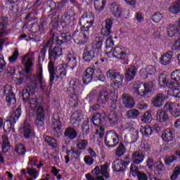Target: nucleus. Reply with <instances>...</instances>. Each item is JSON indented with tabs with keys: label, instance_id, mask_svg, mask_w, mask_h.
<instances>
[{
	"label": "nucleus",
	"instance_id": "obj_1",
	"mask_svg": "<svg viewBox=\"0 0 180 180\" xmlns=\"http://www.w3.org/2000/svg\"><path fill=\"white\" fill-rule=\"evenodd\" d=\"M33 78L32 84H26L22 89V99L25 103L29 102L30 110L34 112L37 109V118L34 123L37 127H43L46 116L44 108L42 105H39L37 98H33V95L36 93V88H37V82H39L41 88L46 86V83L43 82V68L41 66L37 67V75H33Z\"/></svg>",
	"mask_w": 180,
	"mask_h": 180
},
{
	"label": "nucleus",
	"instance_id": "obj_2",
	"mask_svg": "<svg viewBox=\"0 0 180 180\" xmlns=\"http://www.w3.org/2000/svg\"><path fill=\"white\" fill-rule=\"evenodd\" d=\"M62 55L63 48L60 46H55L53 49L49 50V63L48 65V69L50 74L49 82L51 85H53V82H54V79H56H56L61 80L67 75V71L63 66L56 70H54L56 60H58Z\"/></svg>",
	"mask_w": 180,
	"mask_h": 180
},
{
	"label": "nucleus",
	"instance_id": "obj_3",
	"mask_svg": "<svg viewBox=\"0 0 180 180\" xmlns=\"http://www.w3.org/2000/svg\"><path fill=\"white\" fill-rule=\"evenodd\" d=\"M92 35V30H85L84 28L81 27L80 32L76 31L73 33L72 37L74 41L77 44H85L89 39V36Z\"/></svg>",
	"mask_w": 180,
	"mask_h": 180
},
{
	"label": "nucleus",
	"instance_id": "obj_4",
	"mask_svg": "<svg viewBox=\"0 0 180 180\" xmlns=\"http://www.w3.org/2000/svg\"><path fill=\"white\" fill-rule=\"evenodd\" d=\"M95 20L94 13L91 12L85 13L79 19V25L82 26V29L86 30H92V25Z\"/></svg>",
	"mask_w": 180,
	"mask_h": 180
},
{
	"label": "nucleus",
	"instance_id": "obj_5",
	"mask_svg": "<svg viewBox=\"0 0 180 180\" xmlns=\"http://www.w3.org/2000/svg\"><path fill=\"white\" fill-rule=\"evenodd\" d=\"M20 115H22V109L20 108H18L13 115L9 117V119L4 122V130L6 133H9V131L12 130V126L19 120Z\"/></svg>",
	"mask_w": 180,
	"mask_h": 180
},
{
	"label": "nucleus",
	"instance_id": "obj_6",
	"mask_svg": "<svg viewBox=\"0 0 180 180\" xmlns=\"http://www.w3.org/2000/svg\"><path fill=\"white\" fill-rule=\"evenodd\" d=\"M107 147H116L119 144V134L115 131H108L105 136Z\"/></svg>",
	"mask_w": 180,
	"mask_h": 180
},
{
	"label": "nucleus",
	"instance_id": "obj_7",
	"mask_svg": "<svg viewBox=\"0 0 180 180\" xmlns=\"http://www.w3.org/2000/svg\"><path fill=\"white\" fill-rule=\"evenodd\" d=\"M107 77L108 78H111L112 81L114 82L115 86L117 88H120V86H122L124 77H123V75H120V72L110 69L107 72Z\"/></svg>",
	"mask_w": 180,
	"mask_h": 180
},
{
	"label": "nucleus",
	"instance_id": "obj_8",
	"mask_svg": "<svg viewBox=\"0 0 180 180\" xmlns=\"http://www.w3.org/2000/svg\"><path fill=\"white\" fill-rule=\"evenodd\" d=\"M153 88H154V83L149 82L144 84H141L138 85L135 87V92H136L137 95H140V96H146L147 94L153 91Z\"/></svg>",
	"mask_w": 180,
	"mask_h": 180
},
{
	"label": "nucleus",
	"instance_id": "obj_9",
	"mask_svg": "<svg viewBox=\"0 0 180 180\" xmlns=\"http://www.w3.org/2000/svg\"><path fill=\"white\" fill-rule=\"evenodd\" d=\"M4 92L6 95V101L8 105H15L16 103V96L15 95V93H13L12 86L8 84L4 86Z\"/></svg>",
	"mask_w": 180,
	"mask_h": 180
},
{
	"label": "nucleus",
	"instance_id": "obj_10",
	"mask_svg": "<svg viewBox=\"0 0 180 180\" xmlns=\"http://www.w3.org/2000/svg\"><path fill=\"white\" fill-rule=\"evenodd\" d=\"M19 131L24 136L25 139H30L34 136V131L32 129L30 124L26 121H25L22 126L19 129Z\"/></svg>",
	"mask_w": 180,
	"mask_h": 180
},
{
	"label": "nucleus",
	"instance_id": "obj_11",
	"mask_svg": "<svg viewBox=\"0 0 180 180\" xmlns=\"http://www.w3.org/2000/svg\"><path fill=\"white\" fill-rule=\"evenodd\" d=\"M80 86L81 82L78 79L75 78L70 81L68 91H69V92L72 91L73 94H76V95H81L82 94V89Z\"/></svg>",
	"mask_w": 180,
	"mask_h": 180
},
{
	"label": "nucleus",
	"instance_id": "obj_12",
	"mask_svg": "<svg viewBox=\"0 0 180 180\" xmlns=\"http://www.w3.org/2000/svg\"><path fill=\"white\" fill-rule=\"evenodd\" d=\"M130 164V161H124L123 160L116 159L112 162V169L115 172H120L124 171L127 167V165Z\"/></svg>",
	"mask_w": 180,
	"mask_h": 180
},
{
	"label": "nucleus",
	"instance_id": "obj_13",
	"mask_svg": "<svg viewBox=\"0 0 180 180\" xmlns=\"http://www.w3.org/2000/svg\"><path fill=\"white\" fill-rule=\"evenodd\" d=\"M164 108L165 110H169V112L174 117H179L180 116V106L179 104L176 103H168L165 105Z\"/></svg>",
	"mask_w": 180,
	"mask_h": 180
},
{
	"label": "nucleus",
	"instance_id": "obj_14",
	"mask_svg": "<svg viewBox=\"0 0 180 180\" xmlns=\"http://www.w3.org/2000/svg\"><path fill=\"white\" fill-rule=\"evenodd\" d=\"M168 97L162 93H158L152 98V105L155 108H161Z\"/></svg>",
	"mask_w": 180,
	"mask_h": 180
},
{
	"label": "nucleus",
	"instance_id": "obj_15",
	"mask_svg": "<svg viewBox=\"0 0 180 180\" xmlns=\"http://www.w3.org/2000/svg\"><path fill=\"white\" fill-rule=\"evenodd\" d=\"M108 163L103 165L101 166H96L94 169L92 170L93 175H96V176H99V175L102 174L103 176H105L106 179L109 178V173H108Z\"/></svg>",
	"mask_w": 180,
	"mask_h": 180
},
{
	"label": "nucleus",
	"instance_id": "obj_16",
	"mask_svg": "<svg viewBox=\"0 0 180 180\" xmlns=\"http://www.w3.org/2000/svg\"><path fill=\"white\" fill-rule=\"evenodd\" d=\"M127 51L126 48L122 46H116L113 50L112 56L119 60H124L127 57Z\"/></svg>",
	"mask_w": 180,
	"mask_h": 180
},
{
	"label": "nucleus",
	"instance_id": "obj_17",
	"mask_svg": "<svg viewBox=\"0 0 180 180\" xmlns=\"http://www.w3.org/2000/svg\"><path fill=\"white\" fill-rule=\"evenodd\" d=\"M97 56L98 55L95 51H93L89 46H86L83 53V60L86 61V63H91Z\"/></svg>",
	"mask_w": 180,
	"mask_h": 180
},
{
	"label": "nucleus",
	"instance_id": "obj_18",
	"mask_svg": "<svg viewBox=\"0 0 180 180\" xmlns=\"http://www.w3.org/2000/svg\"><path fill=\"white\" fill-rule=\"evenodd\" d=\"M103 44V37H96V40L91 46H89L91 49L94 51L98 56H101L102 52V46Z\"/></svg>",
	"mask_w": 180,
	"mask_h": 180
},
{
	"label": "nucleus",
	"instance_id": "obj_19",
	"mask_svg": "<svg viewBox=\"0 0 180 180\" xmlns=\"http://www.w3.org/2000/svg\"><path fill=\"white\" fill-rule=\"evenodd\" d=\"M172 60H174V52H172V51H166L160 58V64H162V65L171 64Z\"/></svg>",
	"mask_w": 180,
	"mask_h": 180
},
{
	"label": "nucleus",
	"instance_id": "obj_20",
	"mask_svg": "<svg viewBox=\"0 0 180 180\" xmlns=\"http://www.w3.org/2000/svg\"><path fill=\"white\" fill-rule=\"evenodd\" d=\"M54 37H56V35H52V38L49 39L46 42L44 43L42 49L41 50V54L38 57L39 61H40V59L44 61V58H46V53H47V49H51V46H53V40H54Z\"/></svg>",
	"mask_w": 180,
	"mask_h": 180
},
{
	"label": "nucleus",
	"instance_id": "obj_21",
	"mask_svg": "<svg viewBox=\"0 0 180 180\" xmlns=\"http://www.w3.org/2000/svg\"><path fill=\"white\" fill-rule=\"evenodd\" d=\"M159 84L160 86H163L164 88L168 86L171 88V86H174L175 85L174 82H172V80H169V77L165 74H161L159 75Z\"/></svg>",
	"mask_w": 180,
	"mask_h": 180
},
{
	"label": "nucleus",
	"instance_id": "obj_22",
	"mask_svg": "<svg viewBox=\"0 0 180 180\" xmlns=\"http://www.w3.org/2000/svg\"><path fill=\"white\" fill-rule=\"evenodd\" d=\"M108 122L112 127L117 126L120 122L119 115L115 110H111L108 116Z\"/></svg>",
	"mask_w": 180,
	"mask_h": 180
},
{
	"label": "nucleus",
	"instance_id": "obj_23",
	"mask_svg": "<svg viewBox=\"0 0 180 180\" xmlns=\"http://www.w3.org/2000/svg\"><path fill=\"white\" fill-rule=\"evenodd\" d=\"M8 18L0 16V39L8 36Z\"/></svg>",
	"mask_w": 180,
	"mask_h": 180
},
{
	"label": "nucleus",
	"instance_id": "obj_24",
	"mask_svg": "<svg viewBox=\"0 0 180 180\" xmlns=\"http://www.w3.org/2000/svg\"><path fill=\"white\" fill-rule=\"evenodd\" d=\"M72 37L70 32L62 33L59 36L56 37V42L58 46H61V44H64L67 41H70Z\"/></svg>",
	"mask_w": 180,
	"mask_h": 180
},
{
	"label": "nucleus",
	"instance_id": "obj_25",
	"mask_svg": "<svg viewBox=\"0 0 180 180\" xmlns=\"http://www.w3.org/2000/svg\"><path fill=\"white\" fill-rule=\"evenodd\" d=\"M144 158H146V155L143 153V152L138 150L135 151L131 155V160L134 164H141L144 161Z\"/></svg>",
	"mask_w": 180,
	"mask_h": 180
},
{
	"label": "nucleus",
	"instance_id": "obj_26",
	"mask_svg": "<svg viewBox=\"0 0 180 180\" xmlns=\"http://www.w3.org/2000/svg\"><path fill=\"white\" fill-rule=\"evenodd\" d=\"M122 102L124 108H127L128 109H131V108H134V105H136L133 97L126 94L122 95Z\"/></svg>",
	"mask_w": 180,
	"mask_h": 180
},
{
	"label": "nucleus",
	"instance_id": "obj_27",
	"mask_svg": "<svg viewBox=\"0 0 180 180\" xmlns=\"http://www.w3.org/2000/svg\"><path fill=\"white\" fill-rule=\"evenodd\" d=\"M105 27L101 29L103 36H109L112 33V26H113V20L109 18L105 20Z\"/></svg>",
	"mask_w": 180,
	"mask_h": 180
},
{
	"label": "nucleus",
	"instance_id": "obj_28",
	"mask_svg": "<svg viewBox=\"0 0 180 180\" xmlns=\"http://www.w3.org/2000/svg\"><path fill=\"white\" fill-rule=\"evenodd\" d=\"M29 56H30V53H27L22 59V64H23L27 74L30 73V68L33 66V62Z\"/></svg>",
	"mask_w": 180,
	"mask_h": 180
},
{
	"label": "nucleus",
	"instance_id": "obj_29",
	"mask_svg": "<svg viewBox=\"0 0 180 180\" xmlns=\"http://www.w3.org/2000/svg\"><path fill=\"white\" fill-rule=\"evenodd\" d=\"M67 65L70 67L71 70H75L77 67V64H78V61H77V56L74 53H68L67 56Z\"/></svg>",
	"mask_w": 180,
	"mask_h": 180
},
{
	"label": "nucleus",
	"instance_id": "obj_30",
	"mask_svg": "<svg viewBox=\"0 0 180 180\" xmlns=\"http://www.w3.org/2000/svg\"><path fill=\"white\" fill-rule=\"evenodd\" d=\"M83 117L84 116L82 115V113L78 111L73 112L70 117L71 124H75L76 126H79V123L82 122Z\"/></svg>",
	"mask_w": 180,
	"mask_h": 180
},
{
	"label": "nucleus",
	"instance_id": "obj_31",
	"mask_svg": "<svg viewBox=\"0 0 180 180\" xmlns=\"http://www.w3.org/2000/svg\"><path fill=\"white\" fill-rule=\"evenodd\" d=\"M136 74H137V69L136 66L133 65L129 68L125 72V79L127 82H130L131 79L136 77Z\"/></svg>",
	"mask_w": 180,
	"mask_h": 180
},
{
	"label": "nucleus",
	"instance_id": "obj_32",
	"mask_svg": "<svg viewBox=\"0 0 180 180\" xmlns=\"http://www.w3.org/2000/svg\"><path fill=\"white\" fill-rule=\"evenodd\" d=\"M174 137H175V131L172 129H166L163 131L162 134V139L164 141L167 143H169V141H172L174 140Z\"/></svg>",
	"mask_w": 180,
	"mask_h": 180
},
{
	"label": "nucleus",
	"instance_id": "obj_33",
	"mask_svg": "<svg viewBox=\"0 0 180 180\" xmlns=\"http://www.w3.org/2000/svg\"><path fill=\"white\" fill-rule=\"evenodd\" d=\"M91 120L94 126H101L105 122V115L99 112H96L94 114Z\"/></svg>",
	"mask_w": 180,
	"mask_h": 180
},
{
	"label": "nucleus",
	"instance_id": "obj_34",
	"mask_svg": "<svg viewBox=\"0 0 180 180\" xmlns=\"http://www.w3.org/2000/svg\"><path fill=\"white\" fill-rule=\"evenodd\" d=\"M142 78H148V75H154L155 74V68L153 65H148L145 69H142L140 72Z\"/></svg>",
	"mask_w": 180,
	"mask_h": 180
},
{
	"label": "nucleus",
	"instance_id": "obj_35",
	"mask_svg": "<svg viewBox=\"0 0 180 180\" xmlns=\"http://www.w3.org/2000/svg\"><path fill=\"white\" fill-rule=\"evenodd\" d=\"M111 13L115 18H120L122 16V8L117 4L113 2L110 6Z\"/></svg>",
	"mask_w": 180,
	"mask_h": 180
},
{
	"label": "nucleus",
	"instance_id": "obj_36",
	"mask_svg": "<svg viewBox=\"0 0 180 180\" xmlns=\"http://www.w3.org/2000/svg\"><path fill=\"white\" fill-rule=\"evenodd\" d=\"M97 101L99 103H103V105L108 103L109 101V93L108 92V90H101L98 96Z\"/></svg>",
	"mask_w": 180,
	"mask_h": 180
},
{
	"label": "nucleus",
	"instance_id": "obj_37",
	"mask_svg": "<svg viewBox=\"0 0 180 180\" xmlns=\"http://www.w3.org/2000/svg\"><path fill=\"white\" fill-rule=\"evenodd\" d=\"M51 129H53V134L56 137H60V133L58 130H61V122L56 119H53L51 124Z\"/></svg>",
	"mask_w": 180,
	"mask_h": 180
},
{
	"label": "nucleus",
	"instance_id": "obj_38",
	"mask_svg": "<svg viewBox=\"0 0 180 180\" xmlns=\"http://www.w3.org/2000/svg\"><path fill=\"white\" fill-rule=\"evenodd\" d=\"M156 120L160 122V123H165L169 120V117H168V114L167 112L160 110L157 112L156 114Z\"/></svg>",
	"mask_w": 180,
	"mask_h": 180
},
{
	"label": "nucleus",
	"instance_id": "obj_39",
	"mask_svg": "<svg viewBox=\"0 0 180 180\" xmlns=\"http://www.w3.org/2000/svg\"><path fill=\"white\" fill-rule=\"evenodd\" d=\"M79 98V94H77L75 93H72L70 96V98H69V105L72 108H77L78 105H79V100L78 99Z\"/></svg>",
	"mask_w": 180,
	"mask_h": 180
},
{
	"label": "nucleus",
	"instance_id": "obj_40",
	"mask_svg": "<svg viewBox=\"0 0 180 180\" xmlns=\"http://www.w3.org/2000/svg\"><path fill=\"white\" fill-rule=\"evenodd\" d=\"M77 136H78L77 131L72 127H68L65 130V136L67 137V139L74 140V139H76Z\"/></svg>",
	"mask_w": 180,
	"mask_h": 180
},
{
	"label": "nucleus",
	"instance_id": "obj_41",
	"mask_svg": "<svg viewBox=\"0 0 180 180\" xmlns=\"http://www.w3.org/2000/svg\"><path fill=\"white\" fill-rule=\"evenodd\" d=\"M169 11L171 12V13H173L174 15H176V13H179L180 0L173 2L172 5L169 7Z\"/></svg>",
	"mask_w": 180,
	"mask_h": 180
},
{
	"label": "nucleus",
	"instance_id": "obj_42",
	"mask_svg": "<svg viewBox=\"0 0 180 180\" xmlns=\"http://www.w3.org/2000/svg\"><path fill=\"white\" fill-rule=\"evenodd\" d=\"M2 152L8 153L11 150V143H9V138L6 136H3Z\"/></svg>",
	"mask_w": 180,
	"mask_h": 180
},
{
	"label": "nucleus",
	"instance_id": "obj_43",
	"mask_svg": "<svg viewBox=\"0 0 180 180\" xmlns=\"http://www.w3.org/2000/svg\"><path fill=\"white\" fill-rule=\"evenodd\" d=\"M105 4L106 0H94V8L96 12H102Z\"/></svg>",
	"mask_w": 180,
	"mask_h": 180
},
{
	"label": "nucleus",
	"instance_id": "obj_44",
	"mask_svg": "<svg viewBox=\"0 0 180 180\" xmlns=\"http://www.w3.org/2000/svg\"><path fill=\"white\" fill-rule=\"evenodd\" d=\"M170 77L174 85H178V82L180 81V70H176L172 72Z\"/></svg>",
	"mask_w": 180,
	"mask_h": 180
},
{
	"label": "nucleus",
	"instance_id": "obj_45",
	"mask_svg": "<svg viewBox=\"0 0 180 180\" xmlns=\"http://www.w3.org/2000/svg\"><path fill=\"white\" fill-rule=\"evenodd\" d=\"M126 153V146H124V144L123 143H120L119 146L117 148V150L115 151V155L117 157H122V155H124V153Z\"/></svg>",
	"mask_w": 180,
	"mask_h": 180
},
{
	"label": "nucleus",
	"instance_id": "obj_46",
	"mask_svg": "<svg viewBox=\"0 0 180 180\" xmlns=\"http://www.w3.org/2000/svg\"><path fill=\"white\" fill-rule=\"evenodd\" d=\"M82 129L83 131V134H89V132L91 131V128L89 127V119L86 118L82 125Z\"/></svg>",
	"mask_w": 180,
	"mask_h": 180
},
{
	"label": "nucleus",
	"instance_id": "obj_47",
	"mask_svg": "<svg viewBox=\"0 0 180 180\" xmlns=\"http://www.w3.org/2000/svg\"><path fill=\"white\" fill-rule=\"evenodd\" d=\"M139 115L140 112H139V110L136 109H132L127 112L126 116L128 119H136L139 117Z\"/></svg>",
	"mask_w": 180,
	"mask_h": 180
},
{
	"label": "nucleus",
	"instance_id": "obj_48",
	"mask_svg": "<svg viewBox=\"0 0 180 180\" xmlns=\"http://www.w3.org/2000/svg\"><path fill=\"white\" fill-rule=\"evenodd\" d=\"M110 95H111V108H112V109H116V105H117L118 98L117 93H116V91H114L113 93H110Z\"/></svg>",
	"mask_w": 180,
	"mask_h": 180
},
{
	"label": "nucleus",
	"instance_id": "obj_49",
	"mask_svg": "<svg viewBox=\"0 0 180 180\" xmlns=\"http://www.w3.org/2000/svg\"><path fill=\"white\" fill-rule=\"evenodd\" d=\"M141 172L139 171V167H137L136 165H131V167L129 168V175H131L132 176H137L138 174Z\"/></svg>",
	"mask_w": 180,
	"mask_h": 180
},
{
	"label": "nucleus",
	"instance_id": "obj_50",
	"mask_svg": "<svg viewBox=\"0 0 180 180\" xmlns=\"http://www.w3.org/2000/svg\"><path fill=\"white\" fill-rule=\"evenodd\" d=\"M95 78V75H91L90 73H88L85 72V74L83 77V83L84 85H88L91 81H92V79Z\"/></svg>",
	"mask_w": 180,
	"mask_h": 180
},
{
	"label": "nucleus",
	"instance_id": "obj_51",
	"mask_svg": "<svg viewBox=\"0 0 180 180\" xmlns=\"http://www.w3.org/2000/svg\"><path fill=\"white\" fill-rule=\"evenodd\" d=\"M45 141L49 144V146H51L53 148H56L57 147V141L52 136H46Z\"/></svg>",
	"mask_w": 180,
	"mask_h": 180
},
{
	"label": "nucleus",
	"instance_id": "obj_52",
	"mask_svg": "<svg viewBox=\"0 0 180 180\" xmlns=\"http://www.w3.org/2000/svg\"><path fill=\"white\" fill-rule=\"evenodd\" d=\"M141 131L144 136H151V134H153V128L149 125H146L144 127L141 129Z\"/></svg>",
	"mask_w": 180,
	"mask_h": 180
},
{
	"label": "nucleus",
	"instance_id": "obj_53",
	"mask_svg": "<svg viewBox=\"0 0 180 180\" xmlns=\"http://www.w3.org/2000/svg\"><path fill=\"white\" fill-rule=\"evenodd\" d=\"M15 153H18L19 155H24L25 153L26 152V150L25 146H23V144L22 143H20L15 146Z\"/></svg>",
	"mask_w": 180,
	"mask_h": 180
},
{
	"label": "nucleus",
	"instance_id": "obj_54",
	"mask_svg": "<svg viewBox=\"0 0 180 180\" xmlns=\"http://www.w3.org/2000/svg\"><path fill=\"white\" fill-rule=\"evenodd\" d=\"M70 153H72V158H75V160H78L79 158V155H81V151L79 149L75 150L74 148H71V150L67 151L68 155H70Z\"/></svg>",
	"mask_w": 180,
	"mask_h": 180
},
{
	"label": "nucleus",
	"instance_id": "obj_55",
	"mask_svg": "<svg viewBox=\"0 0 180 180\" xmlns=\"http://www.w3.org/2000/svg\"><path fill=\"white\" fill-rule=\"evenodd\" d=\"M88 146V141L87 140H80L77 143V150H85L86 146Z\"/></svg>",
	"mask_w": 180,
	"mask_h": 180
},
{
	"label": "nucleus",
	"instance_id": "obj_56",
	"mask_svg": "<svg viewBox=\"0 0 180 180\" xmlns=\"http://www.w3.org/2000/svg\"><path fill=\"white\" fill-rule=\"evenodd\" d=\"M151 119H153L151 113L150 112H146L144 113L143 116L141 117V120L143 123H150L151 122Z\"/></svg>",
	"mask_w": 180,
	"mask_h": 180
},
{
	"label": "nucleus",
	"instance_id": "obj_57",
	"mask_svg": "<svg viewBox=\"0 0 180 180\" xmlns=\"http://www.w3.org/2000/svg\"><path fill=\"white\" fill-rule=\"evenodd\" d=\"M74 15L75 13L72 10H68L66 13V15H65V19L64 20V22L70 23V20H72V19H74Z\"/></svg>",
	"mask_w": 180,
	"mask_h": 180
},
{
	"label": "nucleus",
	"instance_id": "obj_58",
	"mask_svg": "<svg viewBox=\"0 0 180 180\" xmlns=\"http://www.w3.org/2000/svg\"><path fill=\"white\" fill-rule=\"evenodd\" d=\"M179 174H180V166L178 165L174 168V169L173 171V174L170 176V179H172V180L176 179V178H178V176L179 175Z\"/></svg>",
	"mask_w": 180,
	"mask_h": 180
},
{
	"label": "nucleus",
	"instance_id": "obj_59",
	"mask_svg": "<svg viewBox=\"0 0 180 180\" xmlns=\"http://www.w3.org/2000/svg\"><path fill=\"white\" fill-rule=\"evenodd\" d=\"M162 20V14H161L160 13H155L152 15V20H153L155 23H158Z\"/></svg>",
	"mask_w": 180,
	"mask_h": 180
},
{
	"label": "nucleus",
	"instance_id": "obj_60",
	"mask_svg": "<svg viewBox=\"0 0 180 180\" xmlns=\"http://www.w3.org/2000/svg\"><path fill=\"white\" fill-rule=\"evenodd\" d=\"M18 57H19V51L18 49H15L13 54L8 58V60L10 63H15L16 60H18Z\"/></svg>",
	"mask_w": 180,
	"mask_h": 180
},
{
	"label": "nucleus",
	"instance_id": "obj_61",
	"mask_svg": "<svg viewBox=\"0 0 180 180\" xmlns=\"http://www.w3.org/2000/svg\"><path fill=\"white\" fill-rule=\"evenodd\" d=\"M97 94H98V90L96 89L93 90L89 93V94L87 96V99H89V103H92V99H94Z\"/></svg>",
	"mask_w": 180,
	"mask_h": 180
},
{
	"label": "nucleus",
	"instance_id": "obj_62",
	"mask_svg": "<svg viewBox=\"0 0 180 180\" xmlns=\"http://www.w3.org/2000/svg\"><path fill=\"white\" fill-rule=\"evenodd\" d=\"M154 167L157 169V171H159L160 172H161V171L164 169V164L162 163V162L160 161L156 162L154 165Z\"/></svg>",
	"mask_w": 180,
	"mask_h": 180
},
{
	"label": "nucleus",
	"instance_id": "obj_63",
	"mask_svg": "<svg viewBox=\"0 0 180 180\" xmlns=\"http://www.w3.org/2000/svg\"><path fill=\"white\" fill-rule=\"evenodd\" d=\"M146 165L148 167V168H149L150 169H153V167H154L155 164H154V158H148L147 160H146Z\"/></svg>",
	"mask_w": 180,
	"mask_h": 180
},
{
	"label": "nucleus",
	"instance_id": "obj_64",
	"mask_svg": "<svg viewBox=\"0 0 180 180\" xmlns=\"http://www.w3.org/2000/svg\"><path fill=\"white\" fill-rule=\"evenodd\" d=\"M86 178L87 180H105L103 176H96V178L91 174H86Z\"/></svg>",
	"mask_w": 180,
	"mask_h": 180
}]
</instances>
